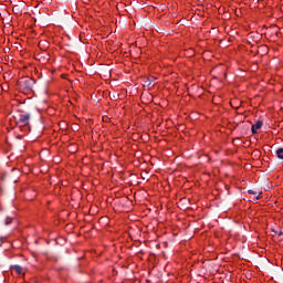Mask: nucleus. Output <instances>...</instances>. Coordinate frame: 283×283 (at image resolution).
<instances>
[{
    "instance_id": "obj_6",
    "label": "nucleus",
    "mask_w": 283,
    "mask_h": 283,
    "mask_svg": "<svg viewBox=\"0 0 283 283\" xmlns=\"http://www.w3.org/2000/svg\"><path fill=\"white\" fill-rule=\"evenodd\" d=\"M4 224L6 227H8L9 224H12V218L7 217Z\"/></svg>"
},
{
    "instance_id": "obj_3",
    "label": "nucleus",
    "mask_w": 283,
    "mask_h": 283,
    "mask_svg": "<svg viewBox=\"0 0 283 283\" xmlns=\"http://www.w3.org/2000/svg\"><path fill=\"white\" fill-rule=\"evenodd\" d=\"M262 125H264V123H262V120H258L255 124H253L251 126L252 134H258V129H262Z\"/></svg>"
},
{
    "instance_id": "obj_5",
    "label": "nucleus",
    "mask_w": 283,
    "mask_h": 283,
    "mask_svg": "<svg viewBox=\"0 0 283 283\" xmlns=\"http://www.w3.org/2000/svg\"><path fill=\"white\" fill-rule=\"evenodd\" d=\"M276 156H277V158H280L281 160H283V148H279V149L276 150Z\"/></svg>"
},
{
    "instance_id": "obj_10",
    "label": "nucleus",
    "mask_w": 283,
    "mask_h": 283,
    "mask_svg": "<svg viewBox=\"0 0 283 283\" xmlns=\"http://www.w3.org/2000/svg\"><path fill=\"white\" fill-rule=\"evenodd\" d=\"M1 180H6V176H2V177H1Z\"/></svg>"
},
{
    "instance_id": "obj_1",
    "label": "nucleus",
    "mask_w": 283,
    "mask_h": 283,
    "mask_svg": "<svg viewBox=\"0 0 283 283\" xmlns=\"http://www.w3.org/2000/svg\"><path fill=\"white\" fill-rule=\"evenodd\" d=\"M17 125H19L20 129L24 132L25 125H30V114L23 111H20L18 116L14 117Z\"/></svg>"
},
{
    "instance_id": "obj_2",
    "label": "nucleus",
    "mask_w": 283,
    "mask_h": 283,
    "mask_svg": "<svg viewBox=\"0 0 283 283\" xmlns=\"http://www.w3.org/2000/svg\"><path fill=\"white\" fill-rule=\"evenodd\" d=\"M20 85L21 87H27V90H32V85H34V80L32 78L21 80Z\"/></svg>"
},
{
    "instance_id": "obj_8",
    "label": "nucleus",
    "mask_w": 283,
    "mask_h": 283,
    "mask_svg": "<svg viewBox=\"0 0 283 283\" xmlns=\"http://www.w3.org/2000/svg\"><path fill=\"white\" fill-rule=\"evenodd\" d=\"M262 192H259V195L253 199V201L254 202H258V200H260V195H261Z\"/></svg>"
},
{
    "instance_id": "obj_11",
    "label": "nucleus",
    "mask_w": 283,
    "mask_h": 283,
    "mask_svg": "<svg viewBox=\"0 0 283 283\" xmlns=\"http://www.w3.org/2000/svg\"><path fill=\"white\" fill-rule=\"evenodd\" d=\"M279 235H283V232H280Z\"/></svg>"
},
{
    "instance_id": "obj_7",
    "label": "nucleus",
    "mask_w": 283,
    "mask_h": 283,
    "mask_svg": "<svg viewBox=\"0 0 283 283\" xmlns=\"http://www.w3.org/2000/svg\"><path fill=\"white\" fill-rule=\"evenodd\" d=\"M248 193H250L252 196H258V191L252 190V189L248 190Z\"/></svg>"
},
{
    "instance_id": "obj_4",
    "label": "nucleus",
    "mask_w": 283,
    "mask_h": 283,
    "mask_svg": "<svg viewBox=\"0 0 283 283\" xmlns=\"http://www.w3.org/2000/svg\"><path fill=\"white\" fill-rule=\"evenodd\" d=\"M11 269L12 271H15L18 275H21L23 273V268L21 265H12Z\"/></svg>"
},
{
    "instance_id": "obj_9",
    "label": "nucleus",
    "mask_w": 283,
    "mask_h": 283,
    "mask_svg": "<svg viewBox=\"0 0 283 283\" xmlns=\"http://www.w3.org/2000/svg\"><path fill=\"white\" fill-rule=\"evenodd\" d=\"M145 85H147V87H149V85H151V80H147V81L145 82Z\"/></svg>"
}]
</instances>
